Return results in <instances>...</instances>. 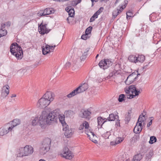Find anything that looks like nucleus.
<instances>
[{
	"label": "nucleus",
	"mask_w": 161,
	"mask_h": 161,
	"mask_svg": "<svg viewBox=\"0 0 161 161\" xmlns=\"http://www.w3.org/2000/svg\"><path fill=\"white\" fill-rule=\"evenodd\" d=\"M59 116V110L56 109L52 112L48 113L46 111L42 112L39 120L40 123L43 126L46 124H50L57 121V118Z\"/></svg>",
	"instance_id": "nucleus-1"
},
{
	"label": "nucleus",
	"mask_w": 161,
	"mask_h": 161,
	"mask_svg": "<svg viewBox=\"0 0 161 161\" xmlns=\"http://www.w3.org/2000/svg\"><path fill=\"white\" fill-rule=\"evenodd\" d=\"M54 97V93L51 92H47L42 97L38 100L36 104L37 107L40 108H45L53 101Z\"/></svg>",
	"instance_id": "nucleus-2"
},
{
	"label": "nucleus",
	"mask_w": 161,
	"mask_h": 161,
	"mask_svg": "<svg viewBox=\"0 0 161 161\" xmlns=\"http://www.w3.org/2000/svg\"><path fill=\"white\" fill-rule=\"evenodd\" d=\"M10 52L18 59H21L23 57L22 48L16 43L12 44L10 47Z\"/></svg>",
	"instance_id": "nucleus-3"
},
{
	"label": "nucleus",
	"mask_w": 161,
	"mask_h": 161,
	"mask_svg": "<svg viewBox=\"0 0 161 161\" xmlns=\"http://www.w3.org/2000/svg\"><path fill=\"white\" fill-rule=\"evenodd\" d=\"M33 152V147L30 145H26L24 147H21L19 150L17 157H22L32 154Z\"/></svg>",
	"instance_id": "nucleus-4"
},
{
	"label": "nucleus",
	"mask_w": 161,
	"mask_h": 161,
	"mask_svg": "<svg viewBox=\"0 0 161 161\" xmlns=\"http://www.w3.org/2000/svg\"><path fill=\"white\" fill-rule=\"evenodd\" d=\"M51 140L48 138H45L42 141L40 147V151L41 154H44L48 152L50 147Z\"/></svg>",
	"instance_id": "nucleus-5"
},
{
	"label": "nucleus",
	"mask_w": 161,
	"mask_h": 161,
	"mask_svg": "<svg viewBox=\"0 0 161 161\" xmlns=\"http://www.w3.org/2000/svg\"><path fill=\"white\" fill-rule=\"evenodd\" d=\"M11 126L8 123L5 124L3 126L0 128V136H3L8 134L9 132H14Z\"/></svg>",
	"instance_id": "nucleus-6"
},
{
	"label": "nucleus",
	"mask_w": 161,
	"mask_h": 161,
	"mask_svg": "<svg viewBox=\"0 0 161 161\" xmlns=\"http://www.w3.org/2000/svg\"><path fill=\"white\" fill-rule=\"evenodd\" d=\"M112 64V62L108 59L102 60L98 64L100 68L103 69H107Z\"/></svg>",
	"instance_id": "nucleus-7"
},
{
	"label": "nucleus",
	"mask_w": 161,
	"mask_h": 161,
	"mask_svg": "<svg viewBox=\"0 0 161 161\" xmlns=\"http://www.w3.org/2000/svg\"><path fill=\"white\" fill-rule=\"evenodd\" d=\"M140 74L137 73L136 76V74L134 72L129 75L127 77L126 80L125 81V83L126 85H129L134 81L138 75H140Z\"/></svg>",
	"instance_id": "nucleus-8"
},
{
	"label": "nucleus",
	"mask_w": 161,
	"mask_h": 161,
	"mask_svg": "<svg viewBox=\"0 0 161 161\" xmlns=\"http://www.w3.org/2000/svg\"><path fill=\"white\" fill-rule=\"evenodd\" d=\"M54 12L53 8H46L44 10H40L38 13L39 16H45L53 13Z\"/></svg>",
	"instance_id": "nucleus-9"
},
{
	"label": "nucleus",
	"mask_w": 161,
	"mask_h": 161,
	"mask_svg": "<svg viewBox=\"0 0 161 161\" xmlns=\"http://www.w3.org/2000/svg\"><path fill=\"white\" fill-rule=\"evenodd\" d=\"M125 91L127 94L131 93L135 94V95H138L140 93V91L137 90L136 86L134 85L130 86L128 87V89L125 90Z\"/></svg>",
	"instance_id": "nucleus-10"
},
{
	"label": "nucleus",
	"mask_w": 161,
	"mask_h": 161,
	"mask_svg": "<svg viewBox=\"0 0 161 161\" xmlns=\"http://www.w3.org/2000/svg\"><path fill=\"white\" fill-rule=\"evenodd\" d=\"M62 156L63 157L69 159H71L73 156L72 155L71 152L67 147H65L64 148Z\"/></svg>",
	"instance_id": "nucleus-11"
},
{
	"label": "nucleus",
	"mask_w": 161,
	"mask_h": 161,
	"mask_svg": "<svg viewBox=\"0 0 161 161\" xmlns=\"http://www.w3.org/2000/svg\"><path fill=\"white\" fill-rule=\"evenodd\" d=\"M46 24L43 25L42 23L40 25H39V33L42 35H43L45 34L48 33L50 31V30H48L46 28Z\"/></svg>",
	"instance_id": "nucleus-12"
},
{
	"label": "nucleus",
	"mask_w": 161,
	"mask_h": 161,
	"mask_svg": "<svg viewBox=\"0 0 161 161\" xmlns=\"http://www.w3.org/2000/svg\"><path fill=\"white\" fill-rule=\"evenodd\" d=\"M63 130L65 131L64 135L68 138L70 137L73 134L71 129L69 128L68 125H67L66 124L65 125H64Z\"/></svg>",
	"instance_id": "nucleus-13"
},
{
	"label": "nucleus",
	"mask_w": 161,
	"mask_h": 161,
	"mask_svg": "<svg viewBox=\"0 0 161 161\" xmlns=\"http://www.w3.org/2000/svg\"><path fill=\"white\" fill-rule=\"evenodd\" d=\"M65 10L68 13L69 17L67 19V20L69 24H70L69 20L70 19V17L72 18L74 17L75 14L74 9L71 6H68L65 8Z\"/></svg>",
	"instance_id": "nucleus-14"
},
{
	"label": "nucleus",
	"mask_w": 161,
	"mask_h": 161,
	"mask_svg": "<svg viewBox=\"0 0 161 161\" xmlns=\"http://www.w3.org/2000/svg\"><path fill=\"white\" fill-rule=\"evenodd\" d=\"M128 3L127 1H124L123 4H124L123 5H122L120 8L119 9H118L117 10L114 11L113 15V16L115 18L125 8L126 6L127 5Z\"/></svg>",
	"instance_id": "nucleus-15"
},
{
	"label": "nucleus",
	"mask_w": 161,
	"mask_h": 161,
	"mask_svg": "<svg viewBox=\"0 0 161 161\" xmlns=\"http://www.w3.org/2000/svg\"><path fill=\"white\" fill-rule=\"evenodd\" d=\"M8 124L10 125V126H11V128H12L14 132V128L19 125L20 123V120L19 119H14L12 121L8 123Z\"/></svg>",
	"instance_id": "nucleus-16"
},
{
	"label": "nucleus",
	"mask_w": 161,
	"mask_h": 161,
	"mask_svg": "<svg viewBox=\"0 0 161 161\" xmlns=\"http://www.w3.org/2000/svg\"><path fill=\"white\" fill-rule=\"evenodd\" d=\"M88 88V84L85 83L81 84L78 88H76L78 93L82 92L86 90Z\"/></svg>",
	"instance_id": "nucleus-17"
},
{
	"label": "nucleus",
	"mask_w": 161,
	"mask_h": 161,
	"mask_svg": "<svg viewBox=\"0 0 161 161\" xmlns=\"http://www.w3.org/2000/svg\"><path fill=\"white\" fill-rule=\"evenodd\" d=\"M91 112L88 110H82L80 114V116L82 118H87L89 116Z\"/></svg>",
	"instance_id": "nucleus-18"
},
{
	"label": "nucleus",
	"mask_w": 161,
	"mask_h": 161,
	"mask_svg": "<svg viewBox=\"0 0 161 161\" xmlns=\"http://www.w3.org/2000/svg\"><path fill=\"white\" fill-rule=\"evenodd\" d=\"M121 68L120 65L119 64H116L114 67V69L113 71V72H114V74L116 75L119 74L120 73Z\"/></svg>",
	"instance_id": "nucleus-19"
},
{
	"label": "nucleus",
	"mask_w": 161,
	"mask_h": 161,
	"mask_svg": "<svg viewBox=\"0 0 161 161\" xmlns=\"http://www.w3.org/2000/svg\"><path fill=\"white\" fill-rule=\"evenodd\" d=\"M97 123H98V126L99 128H101L102 127L103 125L106 122L107 119L106 118H103L102 117H99L97 118Z\"/></svg>",
	"instance_id": "nucleus-20"
},
{
	"label": "nucleus",
	"mask_w": 161,
	"mask_h": 161,
	"mask_svg": "<svg viewBox=\"0 0 161 161\" xmlns=\"http://www.w3.org/2000/svg\"><path fill=\"white\" fill-rule=\"evenodd\" d=\"M9 87L8 85H6L3 86V92H2L1 97H3V94H4V93L6 94V95H5V97H6L8 95L9 93Z\"/></svg>",
	"instance_id": "nucleus-21"
},
{
	"label": "nucleus",
	"mask_w": 161,
	"mask_h": 161,
	"mask_svg": "<svg viewBox=\"0 0 161 161\" xmlns=\"http://www.w3.org/2000/svg\"><path fill=\"white\" fill-rule=\"evenodd\" d=\"M119 118L118 115H114L113 114H109V116L107 120L109 121H113L115 119H118Z\"/></svg>",
	"instance_id": "nucleus-22"
},
{
	"label": "nucleus",
	"mask_w": 161,
	"mask_h": 161,
	"mask_svg": "<svg viewBox=\"0 0 161 161\" xmlns=\"http://www.w3.org/2000/svg\"><path fill=\"white\" fill-rule=\"evenodd\" d=\"M91 135L87 134L88 137H89L90 139L93 142L96 143L97 142V141L95 139L96 137V136L93 132H90Z\"/></svg>",
	"instance_id": "nucleus-23"
},
{
	"label": "nucleus",
	"mask_w": 161,
	"mask_h": 161,
	"mask_svg": "<svg viewBox=\"0 0 161 161\" xmlns=\"http://www.w3.org/2000/svg\"><path fill=\"white\" fill-rule=\"evenodd\" d=\"M40 119V117H36L34 118L32 120V125H35L37 124H39L41 126L42 128H43L44 127V126H43V125H42L39 122V120Z\"/></svg>",
	"instance_id": "nucleus-24"
},
{
	"label": "nucleus",
	"mask_w": 161,
	"mask_h": 161,
	"mask_svg": "<svg viewBox=\"0 0 161 161\" xmlns=\"http://www.w3.org/2000/svg\"><path fill=\"white\" fill-rule=\"evenodd\" d=\"M136 58L137 63H143L145 59V57L143 55H138Z\"/></svg>",
	"instance_id": "nucleus-25"
},
{
	"label": "nucleus",
	"mask_w": 161,
	"mask_h": 161,
	"mask_svg": "<svg viewBox=\"0 0 161 161\" xmlns=\"http://www.w3.org/2000/svg\"><path fill=\"white\" fill-rule=\"evenodd\" d=\"M128 59L131 62L137 63V58L135 55H130L128 57Z\"/></svg>",
	"instance_id": "nucleus-26"
},
{
	"label": "nucleus",
	"mask_w": 161,
	"mask_h": 161,
	"mask_svg": "<svg viewBox=\"0 0 161 161\" xmlns=\"http://www.w3.org/2000/svg\"><path fill=\"white\" fill-rule=\"evenodd\" d=\"M64 114L67 117H71L74 115L75 113L71 110H68L65 111Z\"/></svg>",
	"instance_id": "nucleus-27"
},
{
	"label": "nucleus",
	"mask_w": 161,
	"mask_h": 161,
	"mask_svg": "<svg viewBox=\"0 0 161 161\" xmlns=\"http://www.w3.org/2000/svg\"><path fill=\"white\" fill-rule=\"evenodd\" d=\"M142 130V127H139L137 126V125H136L133 131L136 134H138L140 133Z\"/></svg>",
	"instance_id": "nucleus-28"
},
{
	"label": "nucleus",
	"mask_w": 161,
	"mask_h": 161,
	"mask_svg": "<svg viewBox=\"0 0 161 161\" xmlns=\"http://www.w3.org/2000/svg\"><path fill=\"white\" fill-rule=\"evenodd\" d=\"M77 93H79L77 91V89H76L75 90L73 91L67 95V97L68 98H71L75 95L77 94Z\"/></svg>",
	"instance_id": "nucleus-29"
},
{
	"label": "nucleus",
	"mask_w": 161,
	"mask_h": 161,
	"mask_svg": "<svg viewBox=\"0 0 161 161\" xmlns=\"http://www.w3.org/2000/svg\"><path fill=\"white\" fill-rule=\"evenodd\" d=\"M142 158V155L138 154L135 155L133 158V161H140Z\"/></svg>",
	"instance_id": "nucleus-30"
},
{
	"label": "nucleus",
	"mask_w": 161,
	"mask_h": 161,
	"mask_svg": "<svg viewBox=\"0 0 161 161\" xmlns=\"http://www.w3.org/2000/svg\"><path fill=\"white\" fill-rule=\"evenodd\" d=\"M59 119V121L63 125V126L64 125H65L66 124L65 122L64 121V116H61L59 114V116H58L57 119Z\"/></svg>",
	"instance_id": "nucleus-31"
},
{
	"label": "nucleus",
	"mask_w": 161,
	"mask_h": 161,
	"mask_svg": "<svg viewBox=\"0 0 161 161\" xmlns=\"http://www.w3.org/2000/svg\"><path fill=\"white\" fill-rule=\"evenodd\" d=\"M139 136H138L135 135L131 139L130 142L131 143H134L138 139Z\"/></svg>",
	"instance_id": "nucleus-32"
},
{
	"label": "nucleus",
	"mask_w": 161,
	"mask_h": 161,
	"mask_svg": "<svg viewBox=\"0 0 161 161\" xmlns=\"http://www.w3.org/2000/svg\"><path fill=\"white\" fill-rule=\"evenodd\" d=\"M157 138L156 137L154 136H151L150 137V141L149 143L150 144H152L156 142Z\"/></svg>",
	"instance_id": "nucleus-33"
},
{
	"label": "nucleus",
	"mask_w": 161,
	"mask_h": 161,
	"mask_svg": "<svg viewBox=\"0 0 161 161\" xmlns=\"http://www.w3.org/2000/svg\"><path fill=\"white\" fill-rule=\"evenodd\" d=\"M125 95L124 94H121L119 95L118 98V101L119 102H122L125 100Z\"/></svg>",
	"instance_id": "nucleus-34"
},
{
	"label": "nucleus",
	"mask_w": 161,
	"mask_h": 161,
	"mask_svg": "<svg viewBox=\"0 0 161 161\" xmlns=\"http://www.w3.org/2000/svg\"><path fill=\"white\" fill-rule=\"evenodd\" d=\"M92 27V26H89L86 29L85 31V34L87 36L91 32Z\"/></svg>",
	"instance_id": "nucleus-35"
},
{
	"label": "nucleus",
	"mask_w": 161,
	"mask_h": 161,
	"mask_svg": "<svg viewBox=\"0 0 161 161\" xmlns=\"http://www.w3.org/2000/svg\"><path fill=\"white\" fill-rule=\"evenodd\" d=\"M1 36H6L7 33V31L5 29H0Z\"/></svg>",
	"instance_id": "nucleus-36"
},
{
	"label": "nucleus",
	"mask_w": 161,
	"mask_h": 161,
	"mask_svg": "<svg viewBox=\"0 0 161 161\" xmlns=\"http://www.w3.org/2000/svg\"><path fill=\"white\" fill-rule=\"evenodd\" d=\"M110 132L109 131H107L105 133L103 134L102 136L105 139L108 138L109 136L110 135Z\"/></svg>",
	"instance_id": "nucleus-37"
},
{
	"label": "nucleus",
	"mask_w": 161,
	"mask_h": 161,
	"mask_svg": "<svg viewBox=\"0 0 161 161\" xmlns=\"http://www.w3.org/2000/svg\"><path fill=\"white\" fill-rule=\"evenodd\" d=\"M133 16V13L130 11L126 13V18L127 19H130V17Z\"/></svg>",
	"instance_id": "nucleus-38"
},
{
	"label": "nucleus",
	"mask_w": 161,
	"mask_h": 161,
	"mask_svg": "<svg viewBox=\"0 0 161 161\" xmlns=\"http://www.w3.org/2000/svg\"><path fill=\"white\" fill-rule=\"evenodd\" d=\"M153 155V152L152 151H150L149 153L146 154V156L147 158L148 159L150 158Z\"/></svg>",
	"instance_id": "nucleus-39"
},
{
	"label": "nucleus",
	"mask_w": 161,
	"mask_h": 161,
	"mask_svg": "<svg viewBox=\"0 0 161 161\" xmlns=\"http://www.w3.org/2000/svg\"><path fill=\"white\" fill-rule=\"evenodd\" d=\"M123 139L121 138H116L115 140V144H118L122 142Z\"/></svg>",
	"instance_id": "nucleus-40"
},
{
	"label": "nucleus",
	"mask_w": 161,
	"mask_h": 161,
	"mask_svg": "<svg viewBox=\"0 0 161 161\" xmlns=\"http://www.w3.org/2000/svg\"><path fill=\"white\" fill-rule=\"evenodd\" d=\"M84 127H85L86 129L88 128L89 125V124L86 121L84 122L82 124Z\"/></svg>",
	"instance_id": "nucleus-41"
},
{
	"label": "nucleus",
	"mask_w": 161,
	"mask_h": 161,
	"mask_svg": "<svg viewBox=\"0 0 161 161\" xmlns=\"http://www.w3.org/2000/svg\"><path fill=\"white\" fill-rule=\"evenodd\" d=\"M125 120L129 122L130 119V114L129 112L128 113V114L126 116Z\"/></svg>",
	"instance_id": "nucleus-42"
},
{
	"label": "nucleus",
	"mask_w": 161,
	"mask_h": 161,
	"mask_svg": "<svg viewBox=\"0 0 161 161\" xmlns=\"http://www.w3.org/2000/svg\"><path fill=\"white\" fill-rule=\"evenodd\" d=\"M42 53L44 55L46 54L47 53H49V51H47L45 49V48H44L43 47H42Z\"/></svg>",
	"instance_id": "nucleus-43"
},
{
	"label": "nucleus",
	"mask_w": 161,
	"mask_h": 161,
	"mask_svg": "<svg viewBox=\"0 0 161 161\" xmlns=\"http://www.w3.org/2000/svg\"><path fill=\"white\" fill-rule=\"evenodd\" d=\"M69 5L71 6H75L77 5L75 3V2L74 0L71 1L69 2Z\"/></svg>",
	"instance_id": "nucleus-44"
},
{
	"label": "nucleus",
	"mask_w": 161,
	"mask_h": 161,
	"mask_svg": "<svg viewBox=\"0 0 161 161\" xmlns=\"http://www.w3.org/2000/svg\"><path fill=\"white\" fill-rule=\"evenodd\" d=\"M70 66H71V63L69 62H67L65 64L64 68L66 69L68 68H69L70 67Z\"/></svg>",
	"instance_id": "nucleus-45"
},
{
	"label": "nucleus",
	"mask_w": 161,
	"mask_h": 161,
	"mask_svg": "<svg viewBox=\"0 0 161 161\" xmlns=\"http://www.w3.org/2000/svg\"><path fill=\"white\" fill-rule=\"evenodd\" d=\"M114 75H115V74H114V72H111V73H110L109 75H108L106 78V79H110L111 77H112V76H113Z\"/></svg>",
	"instance_id": "nucleus-46"
},
{
	"label": "nucleus",
	"mask_w": 161,
	"mask_h": 161,
	"mask_svg": "<svg viewBox=\"0 0 161 161\" xmlns=\"http://www.w3.org/2000/svg\"><path fill=\"white\" fill-rule=\"evenodd\" d=\"M103 9V7H101L100 8L98 9V10L96 12L99 15L102 12Z\"/></svg>",
	"instance_id": "nucleus-47"
},
{
	"label": "nucleus",
	"mask_w": 161,
	"mask_h": 161,
	"mask_svg": "<svg viewBox=\"0 0 161 161\" xmlns=\"http://www.w3.org/2000/svg\"><path fill=\"white\" fill-rule=\"evenodd\" d=\"M136 96V95H135H135L130 94L129 95H128L127 97V98L131 99L134 98V97H135Z\"/></svg>",
	"instance_id": "nucleus-48"
},
{
	"label": "nucleus",
	"mask_w": 161,
	"mask_h": 161,
	"mask_svg": "<svg viewBox=\"0 0 161 161\" xmlns=\"http://www.w3.org/2000/svg\"><path fill=\"white\" fill-rule=\"evenodd\" d=\"M86 56L82 55L80 57V58L81 60L84 61L86 59Z\"/></svg>",
	"instance_id": "nucleus-49"
},
{
	"label": "nucleus",
	"mask_w": 161,
	"mask_h": 161,
	"mask_svg": "<svg viewBox=\"0 0 161 161\" xmlns=\"http://www.w3.org/2000/svg\"><path fill=\"white\" fill-rule=\"evenodd\" d=\"M49 45H46L45 47V49L47 51H49V52H51V50L49 49Z\"/></svg>",
	"instance_id": "nucleus-50"
},
{
	"label": "nucleus",
	"mask_w": 161,
	"mask_h": 161,
	"mask_svg": "<svg viewBox=\"0 0 161 161\" xmlns=\"http://www.w3.org/2000/svg\"><path fill=\"white\" fill-rule=\"evenodd\" d=\"M117 119V121L116 122L115 125L117 126H120V122H119L120 120H119L118 119Z\"/></svg>",
	"instance_id": "nucleus-51"
},
{
	"label": "nucleus",
	"mask_w": 161,
	"mask_h": 161,
	"mask_svg": "<svg viewBox=\"0 0 161 161\" xmlns=\"http://www.w3.org/2000/svg\"><path fill=\"white\" fill-rule=\"evenodd\" d=\"M96 19L95 17L93 15L91 18L90 22H92L94 21L95 20V19Z\"/></svg>",
	"instance_id": "nucleus-52"
},
{
	"label": "nucleus",
	"mask_w": 161,
	"mask_h": 161,
	"mask_svg": "<svg viewBox=\"0 0 161 161\" xmlns=\"http://www.w3.org/2000/svg\"><path fill=\"white\" fill-rule=\"evenodd\" d=\"M56 46L54 45V46H51L49 45V49L51 50V52H53V50L54 48L56 47Z\"/></svg>",
	"instance_id": "nucleus-53"
},
{
	"label": "nucleus",
	"mask_w": 161,
	"mask_h": 161,
	"mask_svg": "<svg viewBox=\"0 0 161 161\" xmlns=\"http://www.w3.org/2000/svg\"><path fill=\"white\" fill-rule=\"evenodd\" d=\"M86 36H87V35L86 34L85 35H83L81 36V38L84 40H86L87 39Z\"/></svg>",
	"instance_id": "nucleus-54"
},
{
	"label": "nucleus",
	"mask_w": 161,
	"mask_h": 161,
	"mask_svg": "<svg viewBox=\"0 0 161 161\" xmlns=\"http://www.w3.org/2000/svg\"><path fill=\"white\" fill-rule=\"evenodd\" d=\"M136 125H137V126H139L140 127H142V123L141 122H137L136 123Z\"/></svg>",
	"instance_id": "nucleus-55"
},
{
	"label": "nucleus",
	"mask_w": 161,
	"mask_h": 161,
	"mask_svg": "<svg viewBox=\"0 0 161 161\" xmlns=\"http://www.w3.org/2000/svg\"><path fill=\"white\" fill-rule=\"evenodd\" d=\"M152 119L149 122V123L147 124V127H150L151 125L152 124Z\"/></svg>",
	"instance_id": "nucleus-56"
},
{
	"label": "nucleus",
	"mask_w": 161,
	"mask_h": 161,
	"mask_svg": "<svg viewBox=\"0 0 161 161\" xmlns=\"http://www.w3.org/2000/svg\"><path fill=\"white\" fill-rule=\"evenodd\" d=\"M75 2V3H76V5L78 4H79V3H80L82 0H74Z\"/></svg>",
	"instance_id": "nucleus-57"
},
{
	"label": "nucleus",
	"mask_w": 161,
	"mask_h": 161,
	"mask_svg": "<svg viewBox=\"0 0 161 161\" xmlns=\"http://www.w3.org/2000/svg\"><path fill=\"white\" fill-rule=\"evenodd\" d=\"M84 128V127L82 124L81 125L79 128V129L80 130H82Z\"/></svg>",
	"instance_id": "nucleus-58"
},
{
	"label": "nucleus",
	"mask_w": 161,
	"mask_h": 161,
	"mask_svg": "<svg viewBox=\"0 0 161 161\" xmlns=\"http://www.w3.org/2000/svg\"><path fill=\"white\" fill-rule=\"evenodd\" d=\"M5 24V26H9L11 25V23L10 22H6Z\"/></svg>",
	"instance_id": "nucleus-59"
},
{
	"label": "nucleus",
	"mask_w": 161,
	"mask_h": 161,
	"mask_svg": "<svg viewBox=\"0 0 161 161\" xmlns=\"http://www.w3.org/2000/svg\"><path fill=\"white\" fill-rule=\"evenodd\" d=\"M89 51L88 49H87L86 52H85L84 53H83V55H85L86 56V55H87V52Z\"/></svg>",
	"instance_id": "nucleus-60"
},
{
	"label": "nucleus",
	"mask_w": 161,
	"mask_h": 161,
	"mask_svg": "<svg viewBox=\"0 0 161 161\" xmlns=\"http://www.w3.org/2000/svg\"><path fill=\"white\" fill-rule=\"evenodd\" d=\"M5 26V23H3L1 24V29H3L4 28Z\"/></svg>",
	"instance_id": "nucleus-61"
},
{
	"label": "nucleus",
	"mask_w": 161,
	"mask_h": 161,
	"mask_svg": "<svg viewBox=\"0 0 161 161\" xmlns=\"http://www.w3.org/2000/svg\"><path fill=\"white\" fill-rule=\"evenodd\" d=\"M98 14L97 13H95L93 15V16L95 17L96 18H97L98 17Z\"/></svg>",
	"instance_id": "nucleus-62"
},
{
	"label": "nucleus",
	"mask_w": 161,
	"mask_h": 161,
	"mask_svg": "<svg viewBox=\"0 0 161 161\" xmlns=\"http://www.w3.org/2000/svg\"><path fill=\"white\" fill-rule=\"evenodd\" d=\"M142 116L141 115H140L139 117V118H138V121L137 122H140V121L141 119H142Z\"/></svg>",
	"instance_id": "nucleus-63"
},
{
	"label": "nucleus",
	"mask_w": 161,
	"mask_h": 161,
	"mask_svg": "<svg viewBox=\"0 0 161 161\" xmlns=\"http://www.w3.org/2000/svg\"><path fill=\"white\" fill-rule=\"evenodd\" d=\"M110 144L111 145H114L116 144H115V142H110Z\"/></svg>",
	"instance_id": "nucleus-64"
}]
</instances>
